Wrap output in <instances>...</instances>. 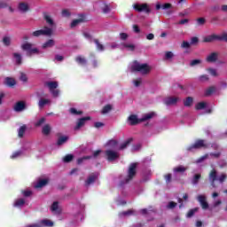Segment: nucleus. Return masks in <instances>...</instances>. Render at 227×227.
I'll return each instance as SVG.
<instances>
[{
	"mask_svg": "<svg viewBox=\"0 0 227 227\" xmlns=\"http://www.w3.org/2000/svg\"><path fill=\"white\" fill-rule=\"evenodd\" d=\"M69 113H70L71 114H74V116H79V115H81V114H83L82 111H78L77 109H75V108H74V107H72V108L69 109Z\"/></svg>",
	"mask_w": 227,
	"mask_h": 227,
	"instance_id": "obj_42",
	"label": "nucleus"
},
{
	"mask_svg": "<svg viewBox=\"0 0 227 227\" xmlns=\"http://www.w3.org/2000/svg\"><path fill=\"white\" fill-rule=\"evenodd\" d=\"M106 146H109V148H116L118 146V140L111 139L106 143Z\"/></svg>",
	"mask_w": 227,
	"mask_h": 227,
	"instance_id": "obj_36",
	"label": "nucleus"
},
{
	"mask_svg": "<svg viewBox=\"0 0 227 227\" xmlns=\"http://www.w3.org/2000/svg\"><path fill=\"white\" fill-rule=\"evenodd\" d=\"M40 224H43V226L52 227L54 226V223L51 222L49 219H43L40 222Z\"/></svg>",
	"mask_w": 227,
	"mask_h": 227,
	"instance_id": "obj_38",
	"label": "nucleus"
},
{
	"mask_svg": "<svg viewBox=\"0 0 227 227\" xmlns=\"http://www.w3.org/2000/svg\"><path fill=\"white\" fill-rule=\"evenodd\" d=\"M101 9L103 13H109V12H111V8L106 4H103Z\"/></svg>",
	"mask_w": 227,
	"mask_h": 227,
	"instance_id": "obj_47",
	"label": "nucleus"
},
{
	"mask_svg": "<svg viewBox=\"0 0 227 227\" xmlns=\"http://www.w3.org/2000/svg\"><path fill=\"white\" fill-rule=\"evenodd\" d=\"M132 143V138H129L128 140L124 141L122 144H121L119 150H125Z\"/></svg>",
	"mask_w": 227,
	"mask_h": 227,
	"instance_id": "obj_37",
	"label": "nucleus"
},
{
	"mask_svg": "<svg viewBox=\"0 0 227 227\" xmlns=\"http://www.w3.org/2000/svg\"><path fill=\"white\" fill-rule=\"evenodd\" d=\"M49 184V179L45 178V179H39L36 183V184L35 185V189H42V187H45V185H47Z\"/></svg>",
	"mask_w": 227,
	"mask_h": 227,
	"instance_id": "obj_18",
	"label": "nucleus"
},
{
	"mask_svg": "<svg viewBox=\"0 0 227 227\" xmlns=\"http://www.w3.org/2000/svg\"><path fill=\"white\" fill-rule=\"evenodd\" d=\"M59 207V203L58 201H55L52 203L51 207V212H56V210H58Z\"/></svg>",
	"mask_w": 227,
	"mask_h": 227,
	"instance_id": "obj_50",
	"label": "nucleus"
},
{
	"mask_svg": "<svg viewBox=\"0 0 227 227\" xmlns=\"http://www.w3.org/2000/svg\"><path fill=\"white\" fill-rule=\"evenodd\" d=\"M93 42L96 44L98 51H100L101 52H104V51H106V48L103 46L102 43H100V41L98 39H94Z\"/></svg>",
	"mask_w": 227,
	"mask_h": 227,
	"instance_id": "obj_33",
	"label": "nucleus"
},
{
	"mask_svg": "<svg viewBox=\"0 0 227 227\" xmlns=\"http://www.w3.org/2000/svg\"><path fill=\"white\" fill-rule=\"evenodd\" d=\"M18 8L20 12H22L23 13H26V12H29V5L24 2L20 3Z\"/></svg>",
	"mask_w": 227,
	"mask_h": 227,
	"instance_id": "obj_24",
	"label": "nucleus"
},
{
	"mask_svg": "<svg viewBox=\"0 0 227 227\" xmlns=\"http://www.w3.org/2000/svg\"><path fill=\"white\" fill-rule=\"evenodd\" d=\"M14 111L16 113H20L21 111H24L26 109V102L24 101H18L13 107Z\"/></svg>",
	"mask_w": 227,
	"mask_h": 227,
	"instance_id": "obj_13",
	"label": "nucleus"
},
{
	"mask_svg": "<svg viewBox=\"0 0 227 227\" xmlns=\"http://www.w3.org/2000/svg\"><path fill=\"white\" fill-rule=\"evenodd\" d=\"M210 10H211V12H212L213 13H216L217 12H219L220 7H219V5H214V6H212V7L210 8Z\"/></svg>",
	"mask_w": 227,
	"mask_h": 227,
	"instance_id": "obj_64",
	"label": "nucleus"
},
{
	"mask_svg": "<svg viewBox=\"0 0 227 227\" xmlns=\"http://www.w3.org/2000/svg\"><path fill=\"white\" fill-rule=\"evenodd\" d=\"M205 107H207L206 102H200L195 106L197 111H201V109H205Z\"/></svg>",
	"mask_w": 227,
	"mask_h": 227,
	"instance_id": "obj_41",
	"label": "nucleus"
},
{
	"mask_svg": "<svg viewBox=\"0 0 227 227\" xmlns=\"http://www.w3.org/2000/svg\"><path fill=\"white\" fill-rule=\"evenodd\" d=\"M208 179H209V182H210V185L215 189V182L216 180L218 179L217 178V170H215V168H213L210 172H209V175H208Z\"/></svg>",
	"mask_w": 227,
	"mask_h": 227,
	"instance_id": "obj_9",
	"label": "nucleus"
},
{
	"mask_svg": "<svg viewBox=\"0 0 227 227\" xmlns=\"http://www.w3.org/2000/svg\"><path fill=\"white\" fill-rule=\"evenodd\" d=\"M22 51H27V55L31 56L32 54H38L39 51L38 48H33V43H25L21 44Z\"/></svg>",
	"mask_w": 227,
	"mask_h": 227,
	"instance_id": "obj_7",
	"label": "nucleus"
},
{
	"mask_svg": "<svg viewBox=\"0 0 227 227\" xmlns=\"http://www.w3.org/2000/svg\"><path fill=\"white\" fill-rule=\"evenodd\" d=\"M45 88H49L50 91L58 88V82H44Z\"/></svg>",
	"mask_w": 227,
	"mask_h": 227,
	"instance_id": "obj_19",
	"label": "nucleus"
},
{
	"mask_svg": "<svg viewBox=\"0 0 227 227\" xmlns=\"http://www.w3.org/2000/svg\"><path fill=\"white\" fill-rule=\"evenodd\" d=\"M171 178H172L171 174H167V175L164 176V179L166 181V184H171Z\"/></svg>",
	"mask_w": 227,
	"mask_h": 227,
	"instance_id": "obj_58",
	"label": "nucleus"
},
{
	"mask_svg": "<svg viewBox=\"0 0 227 227\" xmlns=\"http://www.w3.org/2000/svg\"><path fill=\"white\" fill-rule=\"evenodd\" d=\"M136 175H137V162H133L129 164L127 176L125 177L124 181L121 182V185H125V184H129V182H132Z\"/></svg>",
	"mask_w": 227,
	"mask_h": 227,
	"instance_id": "obj_1",
	"label": "nucleus"
},
{
	"mask_svg": "<svg viewBox=\"0 0 227 227\" xmlns=\"http://www.w3.org/2000/svg\"><path fill=\"white\" fill-rule=\"evenodd\" d=\"M97 180H98V175L95 173L90 174L85 181V187H90V185H91V184H95Z\"/></svg>",
	"mask_w": 227,
	"mask_h": 227,
	"instance_id": "obj_11",
	"label": "nucleus"
},
{
	"mask_svg": "<svg viewBox=\"0 0 227 227\" xmlns=\"http://www.w3.org/2000/svg\"><path fill=\"white\" fill-rule=\"evenodd\" d=\"M200 148H208V145L206 144L203 139H197L193 145L187 148V150L188 152H192V150H200Z\"/></svg>",
	"mask_w": 227,
	"mask_h": 227,
	"instance_id": "obj_6",
	"label": "nucleus"
},
{
	"mask_svg": "<svg viewBox=\"0 0 227 227\" xmlns=\"http://www.w3.org/2000/svg\"><path fill=\"white\" fill-rule=\"evenodd\" d=\"M43 19H44L46 24H48V26H50V27H52L54 26V20H52L51 15L44 13Z\"/></svg>",
	"mask_w": 227,
	"mask_h": 227,
	"instance_id": "obj_22",
	"label": "nucleus"
},
{
	"mask_svg": "<svg viewBox=\"0 0 227 227\" xmlns=\"http://www.w3.org/2000/svg\"><path fill=\"white\" fill-rule=\"evenodd\" d=\"M227 176L226 174H222L218 178V182H220V184H224V182L226 181Z\"/></svg>",
	"mask_w": 227,
	"mask_h": 227,
	"instance_id": "obj_53",
	"label": "nucleus"
},
{
	"mask_svg": "<svg viewBox=\"0 0 227 227\" xmlns=\"http://www.w3.org/2000/svg\"><path fill=\"white\" fill-rule=\"evenodd\" d=\"M26 130H27V126H26V124H24L19 129L18 137L20 138L24 137V134H26Z\"/></svg>",
	"mask_w": 227,
	"mask_h": 227,
	"instance_id": "obj_29",
	"label": "nucleus"
},
{
	"mask_svg": "<svg viewBox=\"0 0 227 227\" xmlns=\"http://www.w3.org/2000/svg\"><path fill=\"white\" fill-rule=\"evenodd\" d=\"M217 59H219V53L212 52L207 57L206 61L207 63H215Z\"/></svg>",
	"mask_w": 227,
	"mask_h": 227,
	"instance_id": "obj_14",
	"label": "nucleus"
},
{
	"mask_svg": "<svg viewBox=\"0 0 227 227\" xmlns=\"http://www.w3.org/2000/svg\"><path fill=\"white\" fill-rule=\"evenodd\" d=\"M50 93H51L54 98H58V97H59V90L53 89L52 90H50Z\"/></svg>",
	"mask_w": 227,
	"mask_h": 227,
	"instance_id": "obj_51",
	"label": "nucleus"
},
{
	"mask_svg": "<svg viewBox=\"0 0 227 227\" xmlns=\"http://www.w3.org/2000/svg\"><path fill=\"white\" fill-rule=\"evenodd\" d=\"M152 67L148 66V64H139L137 63L131 67L132 72H140L143 75H146V74H150Z\"/></svg>",
	"mask_w": 227,
	"mask_h": 227,
	"instance_id": "obj_3",
	"label": "nucleus"
},
{
	"mask_svg": "<svg viewBox=\"0 0 227 227\" xmlns=\"http://www.w3.org/2000/svg\"><path fill=\"white\" fill-rule=\"evenodd\" d=\"M206 159H208V153L201 156L197 160V163L200 164V162H203V160H206Z\"/></svg>",
	"mask_w": 227,
	"mask_h": 227,
	"instance_id": "obj_60",
	"label": "nucleus"
},
{
	"mask_svg": "<svg viewBox=\"0 0 227 227\" xmlns=\"http://www.w3.org/2000/svg\"><path fill=\"white\" fill-rule=\"evenodd\" d=\"M128 120H129V125H132V126L137 125V124L143 122V121H141V119H138V118H137V115H136V114H131V115H129V118H128Z\"/></svg>",
	"mask_w": 227,
	"mask_h": 227,
	"instance_id": "obj_15",
	"label": "nucleus"
},
{
	"mask_svg": "<svg viewBox=\"0 0 227 227\" xmlns=\"http://www.w3.org/2000/svg\"><path fill=\"white\" fill-rule=\"evenodd\" d=\"M215 92V87L211 86L209 88H207L204 93L205 97H210V95H212V93Z\"/></svg>",
	"mask_w": 227,
	"mask_h": 227,
	"instance_id": "obj_39",
	"label": "nucleus"
},
{
	"mask_svg": "<svg viewBox=\"0 0 227 227\" xmlns=\"http://www.w3.org/2000/svg\"><path fill=\"white\" fill-rule=\"evenodd\" d=\"M178 102V98L168 97L164 99L165 106H175Z\"/></svg>",
	"mask_w": 227,
	"mask_h": 227,
	"instance_id": "obj_16",
	"label": "nucleus"
},
{
	"mask_svg": "<svg viewBox=\"0 0 227 227\" xmlns=\"http://www.w3.org/2000/svg\"><path fill=\"white\" fill-rule=\"evenodd\" d=\"M51 104V99L49 98H41L38 102L39 109H43L45 106H49Z\"/></svg>",
	"mask_w": 227,
	"mask_h": 227,
	"instance_id": "obj_20",
	"label": "nucleus"
},
{
	"mask_svg": "<svg viewBox=\"0 0 227 227\" xmlns=\"http://www.w3.org/2000/svg\"><path fill=\"white\" fill-rule=\"evenodd\" d=\"M113 109V106L111 105H106L102 109V114H107V113H110Z\"/></svg>",
	"mask_w": 227,
	"mask_h": 227,
	"instance_id": "obj_43",
	"label": "nucleus"
},
{
	"mask_svg": "<svg viewBox=\"0 0 227 227\" xmlns=\"http://www.w3.org/2000/svg\"><path fill=\"white\" fill-rule=\"evenodd\" d=\"M173 171L174 173H185V171H187V168L180 165L178 167L174 168Z\"/></svg>",
	"mask_w": 227,
	"mask_h": 227,
	"instance_id": "obj_35",
	"label": "nucleus"
},
{
	"mask_svg": "<svg viewBox=\"0 0 227 227\" xmlns=\"http://www.w3.org/2000/svg\"><path fill=\"white\" fill-rule=\"evenodd\" d=\"M75 61L78 63V65H88V60L81 55L75 58Z\"/></svg>",
	"mask_w": 227,
	"mask_h": 227,
	"instance_id": "obj_28",
	"label": "nucleus"
},
{
	"mask_svg": "<svg viewBox=\"0 0 227 227\" xmlns=\"http://www.w3.org/2000/svg\"><path fill=\"white\" fill-rule=\"evenodd\" d=\"M200 210V207H195L192 209H190L186 215V217L191 218L192 217V215H194L195 212H198Z\"/></svg>",
	"mask_w": 227,
	"mask_h": 227,
	"instance_id": "obj_44",
	"label": "nucleus"
},
{
	"mask_svg": "<svg viewBox=\"0 0 227 227\" xmlns=\"http://www.w3.org/2000/svg\"><path fill=\"white\" fill-rule=\"evenodd\" d=\"M210 78L208 77L207 74H202L199 77V81L200 82H207V81H208Z\"/></svg>",
	"mask_w": 227,
	"mask_h": 227,
	"instance_id": "obj_48",
	"label": "nucleus"
},
{
	"mask_svg": "<svg viewBox=\"0 0 227 227\" xmlns=\"http://www.w3.org/2000/svg\"><path fill=\"white\" fill-rule=\"evenodd\" d=\"M82 22H84V19L82 18H80V19H77V20H74L72 22H71V27H75L76 26H79V24H81Z\"/></svg>",
	"mask_w": 227,
	"mask_h": 227,
	"instance_id": "obj_40",
	"label": "nucleus"
},
{
	"mask_svg": "<svg viewBox=\"0 0 227 227\" xmlns=\"http://www.w3.org/2000/svg\"><path fill=\"white\" fill-rule=\"evenodd\" d=\"M20 80L22 81V82H27V75L24 73H20Z\"/></svg>",
	"mask_w": 227,
	"mask_h": 227,
	"instance_id": "obj_55",
	"label": "nucleus"
},
{
	"mask_svg": "<svg viewBox=\"0 0 227 227\" xmlns=\"http://www.w3.org/2000/svg\"><path fill=\"white\" fill-rule=\"evenodd\" d=\"M51 129L52 128H51V124H45L43 127L42 133L43 134V136H49V134H51Z\"/></svg>",
	"mask_w": 227,
	"mask_h": 227,
	"instance_id": "obj_31",
	"label": "nucleus"
},
{
	"mask_svg": "<svg viewBox=\"0 0 227 227\" xmlns=\"http://www.w3.org/2000/svg\"><path fill=\"white\" fill-rule=\"evenodd\" d=\"M20 155H22V151H18L13 153L11 158L17 159V157H20Z\"/></svg>",
	"mask_w": 227,
	"mask_h": 227,
	"instance_id": "obj_61",
	"label": "nucleus"
},
{
	"mask_svg": "<svg viewBox=\"0 0 227 227\" xmlns=\"http://www.w3.org/2000/svg\"><path fill=\"white\" fill-rule=\"evenodd\" d=\"M2 43L4 47H10V45H12V37L8 35L4 36Z\"/></svg>",
	"mask_w": 227,
	"mask_h": 227,
	"instance_id": "obj_26",
	"label": "nucleus"
},
{
	"mask_svg": "<svg viewBox=\"0 0 227 227\" xmlns=\"http://www.w3.org/2000/svg\"><path fill=\"white\" fill-rule=\"evenodd\" d=\"M101 153H102V150L94 151L92 153V159H97V157H98V155H100Z\"/></svg>",
	"mask_w": 227,
	"mask_h": 227,
	"instance_id": "obj_63",
	"label": "nucleus"
},
{
	"mask_svg": "<svg viewBox=\"0 0 227 227\" xmlns=\"http://www.w3.org/2000/svg\"><path fill=\"white\" fill-rule=\"evenodd\" d=\"M68 141V137L67 136H61L58 138L57 141V146H61L62 145H65Z\"/></svg>",
	"mask_w": 227,
	"mask_h": 227,
	"instance_id": "obj_30",
	"label": "nucleus"
},
{
	"mask_svg": "<svg viewBox=\"0 0 227 227\" xmlns=\"http://www.w3.org/2000/svg\"><path fill=\"white\" fill-rule=\"evenodd\" d=\"M200 180H201V174H195L192 179V185H198Z\"/></svg>",
	"mask_w": 227,
	"mask_h": 227,
	"instance_id": "obj_32",
	"label": "nucleus"
},
{
	"mask_svg": "<svg viewBox=\"0 0 227 227\" xmlns=\"http://www.w3.org/2000/svg\"><path fill=\"white\" fill-rule=\"evenodd\" d=\"M181 47L183 49H190L191 48V43L184 41L183 43L181 44Z\"/></svg>",
	"mask_w": 227,
	"mask_h": 227,
	"instance_id": "obj_57",
	"label": "nucleus"
},
{
	"mask_svg": "<svg viewBox=\"0 0 227 227\" xmlns=\"http://www.w3.org/2000/svg\"><path fill=\"white\" fill-rule=\"evenodd\" d=\"M90 120H91V117L90 116L80 118L76 122L74 130H79V129H81L82 127H84V125H86V121H90Z\"/></svg>",
	"mask_w": 227,
	"mask_h": 227,
	"instance_id": "obj_10",
	"label": "nucleus"
},
{
	"mask_svg": "<svg viewBox=\"0 0 227 227\" xmlns=\"http://www.w3.org/2000/svg\"><path fill=\"white\" fill-rule=\"evenodd\" d=\"M45 123V118L42 117L38 121L35 122V127H41V125H43Z\"/></svg>",
	"mask_w": 227,
	"mask_h": 227,
	"instance_id": "obj_56",
	"label": "nucleus"
},
{
	"mask_svg": "<svg viewBox=\"0 0 227 227\" xmlns=\"http://www.w3.org/2000/svg\"><path fill=\"white\" fill-rule=\"evenodd\" d=\"M23 205H26V200L18 199L15 200L13 207H23Z\"/></svg>",
	"mask_w": 227,
	"mask_h": 227,
	"instance_id": "obj_34",
	"label": "nucleus"
},
{
	"mask_svg": "<svg viewBox=\"0 0 227 227\" xmlns=\"http://www.w3.org/2000/svg\"><path fill=\"white\" fill-rule=\"evenodd\" d=\"M200 42V39L196 36L191 38V45H196Z\"/></svg>",
	"mask_w": 227,
	"mask_h": 227,
	"instance_id": "obj_59",
	"label": "nucleus"
},
{
	"mask_svg": "<svg viewBox=\"0 0 227 227\" xmlns=\"http://www.w3.org/2000/svg\"><path fill=\"white\" fill-rule=\"evenodd\" d=\"M12 57L15 59L16 65L18 66L22 65V55H20V53L14 52L12 53Z\"/></svg>",
	"mask_w": 227,
	"mask_h": 227,
	"instance_id": "obj_23",
	"label": "nucleus"
},
{
	"mask_svg": "<svg viewBox=\"0 0 227 227\" xmlns=\"http://www.w3.org/2000/svg\"><path fill=\"white\" fill-rule=\"evenodd\" d=\"M193 103H194V98H192V97H187V98L184 100V107H191Z\"/></svg>",
	"mask_w": 227,
	"mask_h": 227,
	"instance_id": "obj_27",
	"label": "nucleus"
},
{
	"mask_svg": "<svg viewBox=\"0 0 227 227\" xmlns=\"http://www.w3.org/2000/svg\"><path fill=\"white\" fill-rule=\"evenodd\" d=\"M133 8L135 12H138V13H141L144 12L145 13H150L152 10L148 6V4H135L133 5Z\"/></svg>",
	"mask_w": 227,
	"mask_h": 227,
	"instance_id": "obj_8",
	"label": "nucleus"
},
{
	"mask_svg": "<svg viewBox=\"0 0 227 227\" xmlns=\"http://www.w3.org/2000/svg\"><path fill=\"white\" fill-rule=\"evenodd\" d=\"M207 71L213 77H217V70H215V68H207Z\"/></svg>",
	"mask_w": 227,
	"mask_h": 227,
	"instance_id": "obj_52",
	"label": "nucleus"
},
{
	"mask_svg": "<svg viewBox=\"0 0 227 227\" xmlns=\"http://www.w3.org/2000/svg\"><path fill=\"white\" fill-rule=\"evenodd\" d=\"M198 201L200 203L201 208L203 210H207L209 206L208 202H207V197H205L204 195H199Z\"/></svg>",
	"mask_w": 227,
	"mask_h": 227,
	"instance_id": "obj_12",
	"label": "nucleus"
},
{
	"mask_svg": "<svg viewBox=\"0 0 227 227\" xmlns=\"http://www.w3.org/2000/svg\"><path fill=\"white\" fill-rule=\"evenodd\" d=\"M201 63V60L200 59H193L191 61L190 66L191 67H196V65H200Z\"/></svg>",
	"mask_w": 227,
	"mask_h": 227,
	"instance_id": "obj_62",
	"label": "nucleus"
},
{
	"mask_svg": "<svg viewBox=\"0 0 227 227\" xmlns=\"http://www.w3.org/2000/svg\"><path fill=\"white\" fill-rule=\"evenodd\" d=\"M155 116V112H151L149 114H145L140 118V121H148V120H152Z\"/></svg>",
	"mask_w": 227,
	"mask_h": 227,
	"instance_id": "obj_25",
	"label": "nucleus"
},
{
	"mask_svg": "<svg viewBox=\"0 0 227 227\" xmlns=\"http://www.w3.org/2000/svg\"><path fill=\"white\" fill-rule=\"evenodd\" d=\"M105 159L108 162H114V160H118V159H120V153L112 149H107L105 151Z\"/></svg>",
	"mask_w": 227,
	"mask_h": 227,
	"instance_id": "obj_5",
	"label": "nucleus"
},
{
	"mask_svg": "<svg viewBox=\"0 0 227 227\" xmlns=\"http://www.w3.org/2000/svg\"><path fill=\"white\" fill-rule=\"evenodd\" d=\"M52 28L44 26L43 29L35 30L32 33V36L38 38V36H52Z\"/></svg>",
	"mask_w": 227,
	"mask_h": 227,
	"instance_id": "obj_4",
	"label": "nucleus"
},
{
	"mask_svg": "<svg viewBox=\"0 0 227 227\" xmlns=\"http://www.w3.org/2000/svg\"><path fill=\"white\" fill-rule=\"evenodd\" d=\"M54 45H56V42L54 41V39H49L47 42H45L42 48L43 49H51V47H54Z\"/></svg>",
	"mask_w": 227,
	"mask_h": 227,
	"instance_id": "obj_21",
	"label": "nucleus"
},
{
	"mask_svg": "<svg viewBox=\"0 0 227 227\" xmlns=\"http://www.w3.org/2000/svg\"><path fill=\"white\" fill-rule=\"evenodd\" d=\"M174 57H175V54H173L172 51H167L165 53V59H171Z\"/></svg>",
	"mask_w": 227,
	"mask_h": 227,
	"instance_id": "obj_54",
	"label": "nucleus"
},
{
	"mask_svg": "<svg viewBox=\"0 0 227 227\" xmlns=\"http://www.w3.org/2000/svg\"><path fill=\"white\" fill-rule=\"evenodd\" d=\"M207 20L205 18L197 19V26H205Z\"/></svg>",
	"mask_w": 227,
	"mask_h": 227,
	"instance_id": "obj_49",
	"label": "nucleus"
},
{
	"mask_svg": "<svg viewBox=\"0 0 227 227\" xmlns=\"http://www.w3.org/2000/svg\"><path fill=\"white\" fill-rule=\"evenodd\" d=\"M178 204L175 201H170L168 202V204L167 205V208L168 210H173V208H176V207L177 206Z\"/></svg>",
	"mask_w": 227,
	"mask_h": 227,
	"instance_id": "obj_46",
	"label": "nucleus"
},
{
	"mask_svg": "<svg viewBox=\"0 0 227 227\" xmlns=\"http://www.w3.org/2000/svg\"><path fill=\"white\" fill-rule=\"evenodd\" d=\"M215 40H218L219 42H226L227 43V33H223L221 35H217L215 34L205 36L202 40L204 43H212Z\"/></svg>",
	"mask_w": 227,
	"mask_h": 227,
	"instance_id": "obj_2",
	"label": "nucleus"
},
{
	"mask_svg": "<svg viewBox=\"0 0 227 227\" xmlns=\"http://www.w3.org/2000/svg\"><path fill=\"white\" fill-rule=\"evenodd\" d=\"M4 84L5 86H8V88H13V86L17 84V82L12 77H5L4 81Z\"/></svg>",
	"mask_w": 227,
	"mask_h": 227,
	"instance_id": "obj_17",
	"label": "nucleus"
},
{
	"mask_svg": "<svg viewBox=\"0 0 227 227\" xmlns=\"http://www.w3.org/2000/svg\"><path fill=\"white\" fill-rule=\"evenodd\" d=\"M64 162H72V160H74V154H67L64 158H63Z\"/></svg>",
	"mask_w": 227,
	"mask_h": 227,
	"instance_id": "obj_45",
	"label": "nucleus"
}]
</instances>
